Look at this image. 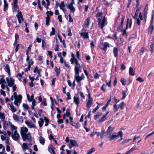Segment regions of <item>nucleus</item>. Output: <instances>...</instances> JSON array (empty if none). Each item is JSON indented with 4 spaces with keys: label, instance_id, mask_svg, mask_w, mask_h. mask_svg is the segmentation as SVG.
I'll list each match as a JSON object with an SVG mask.
<instances>
[{
    "label": "nucleus",
    "instance_id": "obj_1",
    "mask_svg": "<svg viewBox=\"0 0 154 154\" xmlns=\"http://www.w3.org/2000/svg\"><path fill=\"white\" fill-rule=\"evenodd\" d=\"M72 64L74 63L75 64V79L76 80L77 82L81 85L80 82L85 79V77L84 75L82 74L81 75H79V72H81V66L78 63V61L75 58H71L70 60Z\"/></svg>",
    "mask_w": 154,
    "mask_h": 154
},
{
    "label": "nucleus",
    "instance_id": "obj_2",
    "mask_svg": "<svg viewBox=\"0 0 154 154\" xmlns=\"http://www.w3.org/2000/svg\"><path fill=\"white\" fill-rule=\"evenodd\" d=\"M102 13L98 12L96 15V17L98 18V24L100 26L101 28L103 29V27L106 24V20L104 17L102 20L99 17L102 15Z\"/></svg>",
    "mask_w": 154,
    "mask_h": 154
},
{
    "label": "nucleus",
    "instance_id": "obj_3",
    "mask_svg": "<svg viewBox=\"0 0 154 154\" xmlns=\"http://www.w3.org/2000/svg\"><path fill=\"white\" fill-rule=\"evenodd\" d=\"M32 144H29L28 146L27 143H24L22 145V150L24 154H32V150L30 148Z\"/></svg>",
    "mask_w": 154,
    "mask_h": 154
},
{
    "label": "nucleus",
    "instance_id": "obj_4",
    "mask_svg": "<svg viewBox=\"0 0 154 154\" xmlns=\"http://www.w3.org/2000/svg\"><path fill=\"white\" fill-rule=\"evenodd\" d=\"M122 136L123 133L122 131H120L118 133H113L111 136L109 137V139L110 140H115L118 138L119 137H120V139L118 140L119 141H120L122 139Z\"/></svg>",
    "mask_w": 154,
    "mask_h": 154
},
{
    "label": "nucleus",
    "instance_id": "obj_5",
    "mask_svg": "<svg viewBox=\"0 0 154 154\" xmlns=\"http://www.w3.org/2000/svg\"><path fill=\"white\" fill-rule=\"evenodd\" d=\"M14 9L13 10V12L18 11V14H17L16 16L18 18L19 23H21V20L20 19H21L22 21H23V18L22 14V12L21 11H19V10H18V8L17 4H14Z\"/></svg>",
    "mask_w": 154,
    "mask_h": 154
},
{
    "label": "nucleus",
    "instance_id": "obj_6",
    "mask_svg": "<svg viewBox=\"0 0 154 154\" xmlns=\"http://www.w3.org/2000/svg\"><path fill=\"white\" fill-rule=\"evenodd\" d=\"M11 137L12 139L15 141L18 142L20 140V136L17 130L15 131L14 132H12Z\"/></svg>",
    "mask_w": 154,
    "mask_h": 154
},
{
    "label": "nucleus",
    "instance_id": "obj_7",
    "mask_svg": "<svg viewBox=\"0 0 154 154\" xmlns=\"http://www.w3.org/2000/svg\"><path fill=\"white\" fill-rule=\"evenodd\" d=\"M23 140V141H25L27 139L28 141L30 142L32 141V136L31 134L30 133L26 134L24 135H21Z\"/></svg>",
    "mask_w": 154,
    "mask_h": 154
},
{
    "label": "nucleus",
    "instance_id": "obj_8",
    "mask_svg": "<svg viewBox=\"0 0 154 154\" xmlns=\"http://www.w3.org/2000/svg\"><path fill=\"white\" fill-rule=\"evenodd\" d=\"M152 18L150 21V24L148 29V31L150 32V33H152V31L153 29V11L152 12Z\"/></svg>",
    "mask_w": 154,
    "mask_h": 154
},
{
    "label": "nucleus",
    "instance_id": "obj_9",
    "mask_svg": "<svg viewBox=\"0 0 154 154\" xmlns=\"http://www.w3.org/2000/svg\"><path fill=\"white\" fill-rule=\"evenodd\" d=\"M70 144H69V147L70 149H71L72 146H78V145L76 142L74 140H70Z\"/></svg>",
    "mask_w": 154,
    "mask_h": 154
},
{
    "label": "nucleus",
    "instance_id": "obj_10",
    "mask_svg": "<svg viewBox=\"0 0 154 154\" xmlns=\"http://www.w3.org/2000/svg\"><path fill=\"white\" fill-rule=\"evenodd\" d=\"M28 128L26 127H21L20 131V134L21 135L26 134L28 131Z\"/></svg>",
    "mask_w": 154,
    "mask_h": 154
},
{
    "label": "nucleus",
    "instance_id": "obj_11",
    "mask_svg": "<svg viewBox=\"0 0 154 154\" xmlns=\"http://www.w3.org/2000/svg\"><path fill=\"white\" fill-rule=\"evenodd\" d=\"M132 21V19H131L130 20H129V18L127 19L126 29L128 28V25L129 28H130L131 27Z\"/></svg>",
    "mask_w": 154,
    "mask_h": 154
},
{
    "label": "nucleus",
    "instance_id": "obj_12",
    "mask_svg": "<svg viewBox=\"0 0 154 154\" xmlns=\"http://www.w3.org/2000/svg\"><path fill=\"white\" fill-rule=\"evenodd\" d=\"M67 8L71 10V12H74L75 11V9L73 6V3H70L67 6Z\"/></svg>",
    "mask_w": 154,
    "mask_h": 154
},
{
    "label": "nucleus",
    "instance_id": "obj_13",
    "mask_svg": "<svg viewBox=\"0 0 154 154\" xmlns=\"http://www.w3.org/2000/svg\"><path fill=\"white\" fill-rule=\"evenodd\" d=\"M122 18L121 20V22H120V24L118 27V29L120 30H122V29L123 26V23H124V20L125 18V17L123 15H122Z\"/></svg>",
    "mask_w": 154,
    "mask_h": 154
},
{
    "label": "nucleus",
    "instance_id": "obj_14",
    "mask_svg": "<svg viewBox=\"0 0 154 154\" xmlns=\"http://www.w3.org/2000/svg\"><path fill=\"white\" fill-rule=\"evenodd\" d=\"M8 85L10 87H12L14 84V80L12 78H10V81L8 83Z\"/></svg>",
    "mask_w": 154,
    "mask_h": 154
},
{
    "label": "nucleus",
    "instance_id": "obj_15",
    "mask_svg": "<svg viewBox=\"0 0 154 154\" xmlns=\"http://www.w3.org/2000/svg\"><path fill=\"white\" fill-rule=\"evenodd\" d=\"M25 123L27 125L28 127L30 128H35V125L33 124L32 122H29L27 121H26Z\"/></svg>",
    "mask_w": 154,
    "mask_h": 154
},
{
    "label": "nucleus",
    "instance_id": "obj_16",
    "mask_svg": "<svg viewBox=\"0 0 154 154\" xmlns=\"http://www.w3.org/2000/svg\"><path fill=\"white\" fill-rule=\"evenodd\" d=\"M54 147L52 145H50L48 146V150L51 154H56L53 149Z\"/></svg>",
    "mask_w": 154,
    "mask_h": 154
},
{
    "label": "nucleus",
    "instance_id": "obj_17",
    "mask_svg": "<svg viewBox=\"0 0 154 154\" xmlns=\"http://www.w3.org/2000/svg\"><path fill=\"white\" fill-rule=\"evenodd\" d=\"M10 67L8 64H7L4 67V69L9 75H11L10 70Z\"/></svg>",
    "mask_w": 154,
    "mask_h": 154
},
{
    "label": "nucleus",
    "instance_id": "obj_18",
    "mask_svg": "<svg viewBox=\"0 0 154 154\" xmlns=\"http://www.w3.org/2000/svg\"><path fill=\"white\" fill-rule=\"evenodd\" d=\"M27 97L28 101L30 102H33L34 100H35L34 99V95L33 94H32V95L30 97V96L29 94H27Z\"/></svg>",
    "mask_w": 154,
    "mask_h": 154
},
{
    "label": "nucleus",
    "instance_id": "obj_19",
    "mask_svg": "<svg viewBox=\"0 0 154 154\" xmlns=\"http://www.w3.org/2000/svg\"><path fill=\"white\" fill-rule=\"evenodd\" d=\"M114 129V127H112L111 126H109L106 131V133L109 135H110L113 131Z\"/></svg>",
    "mask_w": 154,
    "mask_h": 154
},
{
    "label": "nucleus",
    "instance_id": "obj_20",
    "mask_svg": "<svg viewBox=\"0 0 154 154\" xmlns=\"http://www.w3.org/2000/svg\"><path fill=\"white\" fill-rule=\"evenodd\" d=\"M74 102L78 106L80 103L79 98V97L74 96L73 97Z\"/></svg>",
    "mask_w": 154,
    "mask_h": 154
},
{
    "label": "nucleus",
    "instance_id": "obj_21",
    "mask_svg": "<svg viewBox=\"0 0 154 154\" xmlns=\"http://www.w3.org/2000/svg\"><path fill=\"white\" fill-rule=\"evenodd\" d=\"M65 7V5L63 1L62 2L61 4H60V8L64 12L66 11V9L64 8Z\"/></svg>",
    "mask_w": 154,
    "mask_h": 154
},
{
    "label": "nucleus",
    "instance_id": "obj_22",
    "mask_svg": "<svg viewBox=\"0 0 154 154\" xmlns=\"http://www.w3.org/2000/svg\"><path fill=\"white\" fill-rule=\"evenodd\" d=\"M93 99L88 100V101L86 103V105L87 109L90 108L92 104Z\"/></svg>",
    "mask_w": 154,
    "mask_h": 154
},
{
    "label": "nucleus",
    "instance_id": "obj_23",
    "mask_svg": "<svg viewBox=\"0 0 154 154\" xmlns=\"http://www.w3.org/2000/svg\"><path fill=\"white\" fill-rule=\"evenodd\" d=\"M108 112H107L105 115H104L101 118V119L98 121L99 122H102L105 120L106 119V116L108 114Z\"/></svg>",
    "mask_w": 154,
    "mask_h": 154
},
{
    "label": "nucleus",
    "instance_id": "obj_24",
    "mask_svg": "<svg viewBox=\"0 0 154 154\" xmlns=\"http://www.w3.org/2000/svg\"><path fill=\"white\" fill-rule=\"evenodd\" d=\"M8 104L10 106L11 109L13 113L16 111L17 109L14 106L12 103H9Z\"/></svg>",
    "mask_w": 154,
    "mask_h": 154
},
{
    "label": "nucleus",
    "instance_id": "obj_25",
    "mask_svg": "<svg viewBox=\"0 0 154 154\" xmlns=\"http://www.w3.org/2000/svg\"><path fill=\"white\" fill-rule=\"evenodd\" d=\"M22 97L21 95H19L17 97H16L15 98V101L17 102H18L19 103H21V100L22 99Z\"/></svg>",
    "mask_w": 154,
    "mask_h": 154
},
{
    "label": "nucleus",
    "instance_id": "obj_26",
    "mask_svg": "<svg viewBox=\"0 0 154 154\" xmlns=\"http://www.w3.org/2000/svg\"><path fill=\"white\" fill-rule=\"evenodd\" d=\"M138 149L136 148L135 147H133L131 148V149L128 151L127 152H126L127 154H131L133 151H134V150Z\"/></svg>",
    "mask_w": 154,
    "mask_h": 154
},
{
    "label": "nucleus",
    "instance_id": "obj_27",
    "mask_svg": "<svg viewBox=\"0 0 154 154\" xmlns=\"http://www.w3.org/2000/svg\"><path fill=\"white\" fill-rule=\"evenodd\" d=\"M129 74L130 75L133 76L134 75V72L133 71V69L132 67H130L129 70Z\"/></svg>",
    "mask_w": 154,
    "mask_h": 154
},
{
    "label": "nucleus",
    "instance_id": "obj_28",
    "mask_svg": "<svg viewBox=\"0 0 154 154\" xmlns=\"http://www.w3.org/2000/svg\"><path fill=\"white\" fill-rule=\"evenodd\" d=\"M81 36L84 37L85 38H88V32H82L80 34Z\"/></svg>",
    "mask_w": 154,
    "mask_h": 154
},
{
    "label": "nucleus",
    "instance_id": "obj_29",
    "mask_svg": "<svg viewBox=\"0 0 154 154\" xmlns=\"http://www.w3.org/2000/svg\"><path fill=\"white\" fill-rule=\"evenodd\" d=\"M39 142L40 143L44 145L45 143V139L42 136H40L39 138Z\"/></svg>",
    "mask_w": 154,
    "mask_h": 154
},
{
    "label": "nucleus",
    "instance_id": "obj_30",
    "mask_svg": "<svg viewBox=\"0 0 154 154\" xmlns=\"http://www.w3.org/2000/svg\"><path fill=\"white\" fill-rule=\"evenodd\" d=\"M90 19L89 17L87 18L85 22V25L87 27H88L90 25Z\"/></svg>",
    "mask_w": 154,
    "mask_h": 154
},
{
    "label": "nucleus",
    "instance_id": "obj_31",
    "mask_svg": "<svg viewBox=\"0 0 154 154\" xmlns=\"http://www.w3.org/2000/svg\"><path fill=\"white\" fill-rule=\"evenodd\" d=\"M9 124L10 125L11 129L13 131L14 130H15V131L17 130V127L15 126H14L11 123V122H9Z\"/></svg>",
    "mask_w": 154,
    "mask_h": 154
},
{
    "label": "nucleus",
    "instance_id": "obj_32",
    "mask_svg": "<svg viewBox=\"0 0 154 154\" xmlns=\"http://www.w3.org/2000/svg\"><path fill=\"white\" fill-rule=\"evenodd\" d=\"M4 11H5L6 10V8H8V4L5 0H4Z\"/></svg>",
    "mask_w": 154,
    "mask_h": 154
},
{
    "label": "nucleus",
    "instance_id": "obj_33",
    "mask_svg": "<svg viewBox=\"0 0 154 154\" xmlns=\"http://www.w3.org/2000/svg\"><path fill=\"white\" fill-rule=\"evenodd\" d=\"M95 151V149L94 147L91 148V149L87 152L86 154H91Z\"/></svg>",
    "mask_w": 154,
    "mask_h": 154
},
{
    "label": "nucleus",
    "instance_id": "obj_34",
    "mask_svg": "<svg viewBox=\"0 0 154 154\" xmlns=\"http://www.w3.org/2000/svg\"><path fill=\"white\" fill-rule=\"evenodd\" d=\"M104 48H106L107 47L110 48L112 47V46L110 45L108 43L106 42H105L104 44Z\"/></svg>",
    "mask_w": 154,
    "mask_h": 154
},
{
    "label": "nucleus",
    "instance_id": "obj_35",
    "mask_svg": "<svg viewBox=\"0 0 154 154\" xmlns=\"http://www.w3.org/2000/svg\"><path fill=\"white\" fill-rule=\"evenodd\" d=\"M106 86L104 84H103L102 87L101 88V89L104 92L106 91Z\"/></svg>",
    "mask_w": 154,
    "mask_h": 154
},
{
    "label": "nucleus",
    "instance_id": "obj_36",
    "mask_svg": "<svg viewBox=\"0 0 154 154\" xmlns=\"http://www.w3.org/2000/svg\"><path fill=\"white\" fill-rule=\"evenodd\" d=\"M44 119L46 123L45 126H48V124L49 120L47 118L45 117H44Z\"/></svg>",
    "mask_w": 154,
    "mask_h": 154
},
{
    "label": "nucleus",
    "instance_id": "obj_37",
    "mask_svg": "<svg viewBox=\"0 0 154 154\" xmlns=\"http://www.w3.org/2000/svg\"><path fill=\"white\" fill-rule=\"evenodd\" d=\"M125 105V103L123 102H122V103L119 104V107L121 109H123Z\"/></svg>",
    "mask_w": 154,
    "mask_h": 154
},
{
    "label": "nucleus",
    "instance_id": "obj_38",
    "mask_svg": "<svg viewBox=\"0 0 154 154\" xmlns=\"http://www.w3.org/2000/svg\"><path fill=\"white\" fill-rule=\"evenodd\" d=\"M40 121L38 122L39 126L41 127L42 126L43 123L44 122V120L42 118H40Z\"/></svg>",
    "mask_w": 154,
    "mask_h": 154
},
{
    "label": "nucleus",
    "instance_id": "obj_39",
    "mask_svg": "<svg viewBox=\"0 0 154 154\" xmlns=\"http://www.w3.org/2000/svg\"><path fill=\"white\" fill-rule=\"evenodd\" d=\"M15 43L14 44V45H15V44L17 43V39L19 38V35L17 33H16L15 34Z\"/></svg>",
    "mask_w": 154,
    "mask_h": 154
},
{
    "label": "nucleus",
    "instance_id": "obj_40",
    "mask_svg": "<svg viewBox=\"0 0 154 154\" xmlns=\"http://www.w3.org/2000/svg\"><path fill=\"white\" fill-rule=\"evenodd\" d=\"M100 137L101 138H103V137L106 135L105 132L103 130H102V131L101 133H100Z\"/></svg>",
    "mask_w": 154,
    "mask_h": 154
},
{
    "label": "nucleus",
    "instance_id": "obj_41",
    "mask_svg": "<svg viewBox=\"0 0 154 154\" xmlns=\"http://www.w3.org/2000/svg\"><path fill=\"white\" fill-rule=\"evenodd\" d=\"M118 49H114L113 52L114 56L116 57H117L118 56Z\"/></svg>",
    "mask_w": 154,
    "mask_h": 154
},
{
    "label": "nucleus",
    "instance_id": "obj_42",
    "mask_svg": "<svg viewBox=\"0 0 154 154\" xmlns=\"http://www.w3.org/2000/svg\"><path fill=\"white\" fill-rule=\"evenodd\" d=\"M46 24L47 26H48L49 24L50 17L48 15L46 17Z\"/></svg>",
    "mask_w": 154,
    "mask_h": 154
},
{
    "label": "nucleus",
    "instance_id": "obj_43",
    "mask_svg": "<svg viewBox=\"0 0 154 154\" xmlns=\"http://www.w3.org/2000/svg\"><path fill=\"white\" fill-rule=\"evenodd\" d=\"M23 106L25 109L28 110L29 109V107L27 104L23 103Z\"/></svg>",
    "mask_w": 154,
    "mask_h": 154
},
{
    "label": "nucleus",
    "instance_id": "obj_44",
    "mask_svg": "<svg viewBox=\"0 0 154 154\" xmlns=\"http://www.w3.org/2000/svg\"><path fill=\"white\" fill-rule=\"evenodd\" d=\"M128 92V90H126L123 92V97H122V99H124L126 96V93Z\"/></svg>",
    "mask_w": 154,
    "mask_h": 154
},
{
    "label": "nucleus",
    "instance_id": "obj_45",
    "mask_svg": "<svg viewBox=\"0 0 154 154\" xmlns=\"http://www.w3.org/2000/svg\"><path fill=\"white\" fill-rule=\"evenodd\" d=\"M13 118L14 120L18 121L19 119V117L16 114H14L13 115Z\"/></svg>",
    "mask_w": 154,
    "mask_h": 154
},
{
    "label": "nucleus",
    "instance_id": "obj_46",
    "mask_svg": "<svg viewBox=\"0 0 154 154\" xmlns=\"http://www.w3.org/2000/svg\"><path fill=\"white\" fill-rule=\"evenodd\" d=\"M51 29L52 31L50 33V35L51 36L54 35L55 32V29L54 28V27H52Z\"/></svg>",
    "mask_w": 154,
    "mask_h": 154
},
{
    "label": "nucleus",
    "instance_id": "obj_47",
    "mask_svg": "<svg viewBox=\"0 0 154 154\" xmlns=\"http://www.w3.org/2000/svg\"><path fill=\"white\" fill-rule=\"evenodd\" d=\"M5 118V116L4 113H2L1 112H0V118L2 119H4Z\"/></svg>",
    "mask_w": 154,
    "mask_h": 154
},
{
    "label": "nucleus",
    "instance_id": "obj_48",
    "mask_svg": "<svg viewBox=\"0 0 154 154\" xmlns=\"http://www.w3.org/2000/svg\"><path fill=\"white\" fill-rule=\"evenodd\" d=\"M119 108L116 104H115L113 106V109L115 112H116L118 110Z\"/></svg>",
    "mask_w": 154,
    "mask_h": 154
},
{
    "label": "nucleus",
    "instance_id": "obj_49",
    "mask_svg": "<svg viewBox=\"0 0 154 154\" xmlns=\"http://www.w3.org/2000/svg\"><path fill=\"white\" fill-rule=\"evenodd\" d=\"M137 80L141 82H143L144 81V80L143 79L140 77H139L137 78Z\"/></svg>",
    "mask_w": 154,
    "mask_h": 154
},
{
    "label": "nucleus",
    "instance_id": "obj_50",
    "mask_svg": "<svg viewBox=\"0 0 154 154\" xmlns=\"http://www.w3.org/2000/svg\"><path fill=\"white\" fill-rule=\"evenodd\" d=\"M36 101L35 100H34L33 102H32V106L31 107V109H33L34 108V106L35 105V103Z\"/></svg>",
    "mask_w": 154,
    "mask_h": 154
},
{
    "label": "nucleus",
    "instance_id": "obj_51",
    "mask_svg": "<svg viewBox=\"0 0 154 154\" xmlns=\"http://www.w3.org/2000/svg\"><path fill=\"white\" fill-rule=\"evenodd\" d=\"M42 104L44 106H46L47 105L46 100L45 98L43 99V101L42 102Z\"/></svg>",
    "mask_w": 154,
    "mask_h": 154
},
{
    "label": "nucleus",
    "instance_id": "obj_52",
    "mask_svg": "<svg viewBox=\"0 0 154 154\" xmlns=\"http://www.w3.org/2000/svg\"><path fill=\"white\" fill-rule=\"evenodd\" d=\"M5 80L3 78H1L0 79V84H3V83H5Z\"/></svg>",
    "mask_w": 154,
    "mask_h": 154
},
{
    "label": "nucleus",
    "instance_id": "obj_53",
    "mask_svg": "<svg viewBox=\"0 0 154 154\" xmlns=\"http://www.w3.org/2000/svg\"><path fill=\"white\" fill-rule=\"evenodd\" d=\"M33 63V61L32 59H30L28 63V65H30V66H31V65H32Z\"/></svg>",
    "mask_w": 154,
    "mask_h": 154
},
{
    "label": "nucleus",
    "instance_id": "obj_54",
    "mask_svg": "<svg viewBox=\"0 0 154 154\" xmlns=\"http://www.w3.org/2000/svg\"><path fill=\"white\" fill-rule=\"evenodd\" d=\"M121 82L122 84L123 85H125V83L126 82L125 80L124 79H121Z\"/></svg>",
    "mask_w": 154,
    "mask_h": 154
},
{
    "label": "nucleus",
    "instance_id": "obj_55",
    "mask_svg": "<svg viewBox=\"0 0 154 154\" xmlns=\"http://www.w3.org/2000/svg\"><path fill=\"white\" fill-rule=\"evenodd\" d=\"M67 96L68 97L67 99L68 100H70L71 99V95L70 93L68 92L66 94Z\"/></svg>",
    "mask_w": 154,
    "mask_h": 154
},
{
    "label": "nucleus",
    "instance_id": "obj_56",
    "mask_svg": "<svg viewBox=\"0 0 154 154\" xmlns=\"http://www.w3.org/2000/svg\"><path fill=\"white\" fill-rule=\"evenodd\" d=\"M0 92L1 94L3 95L5 97L6 95V94L5 93V91H4L2 90L1 89L0 90Z\"/></svg>",
    "mask_w": 154,
    "mask_h": 154
},
{
    "label": "nucleus",
    "instance_id": "obj_57",
    "mask_svg": "<svg viewBox=\"0 0 154 154\" xmlns=\"http://www.w3.org/2000/svg\"><path fill=\"white\" fill-rule=\"evenodd\" d=\"M58 18L59 19V21L61 22H62V15H59L58 16Z\"/></svg>",
    "mask_w": 154,
    "mask_h": 154
},
{
    "label": "nucleus",
    "instance_id": "obj_58",
    "mask_svg": "<svg viewBox=\"0 0 154 154\" xmlns=\"http://www.w3.org/2000/svg\"><path fill=\"white\" fill-rule=\"evenodd\" d=\"M122 32L123 35H127L126 29H122Z\"/></svg>",
    "mask_w": 154,
    "mask_h": 154
},
{
    "label": "nucleus",
    "instance_id": "obj_59",
    "mask_svg": "<svg viewBox=\"0 0 154 154\" xmlns=\"http://www.w3.org/2000/svg\"><path fill=\"white\" fill-rule=\"evenodd\" d=\"M99 76V75L97 73H96L94 75V77L95 79H98Z\"/></svg>",
    "mask_w": 154,
    "mask_h": 154
},
{
    "label": "nucleus",
    "instance_id": "obj_60",
    "mask_svg": "<svg viewBox=\"0 0 154 154\" xmlns=\"http://www.w3.org/2000/svg\"><path fill=\"white\" fill-rule=\"evenodd\" d=\"M99 107L98 106H97L95 108H94L92 111V112L93 113H94L95 112L97 109H99Z\"/></svg>",
    "mask_w": 154,
    "mask_h": 154
},
{
    "label": "nucleus",
    "instance_id": "obj_61",
    "mask_svg": "<svg viewBox=\"0 0 154 154\" xmlns=\"http://www.w3.org/2000/svg\"><path fill=\"white\" fill-rule=\"evenodd\" d=\"M144 18L145 20H146V19L147 17V11H144Z\"/></svg>",
    "mask_w": 154,
    "mask_h": 154
},
{
    "label": "nucleus",
    "instance_id": "obj_62",
    "mask_svg": "<svg viewBox=\"0 0 154 154\" xmlns=\"http://www.w3.org/2000/svg\"><path fill=\"white\" fill-rule=\"evenodd\" d=\"M65 65L66 67L68 68H69L70 67V66L69 65V63L68 62H66V61H65Z\"/></svg>",
    "mask_w": 154,
    "mask_h": 154
},
{
    "label": "nucleus",
    "instance_id": "obj_63",
    "mask_svg": "<svg viewBox=\"0 0 154 154\" xmlns=\"http://www.w3.org/2000/svg\"><path fill=\"white\" fill-rule=\"evenodd\" d=\"M74 126H75V128L77 129L79 128L80 127V124L78 122H77L76 123V125H74Z\"/></svg>",
    "mask_w": 154,
    "mask_h": 154
},
{
    "label": "nucleus",
    "instance_id": "obj_64",
    "mask_svg": "<svg viewBox=\"0 0 154 154\" xmlns=\"http://www.w3.org/2000/svg\"><path fill=\"white\" fill-rule=\"evenodd\" d=\"M46 14L48 15L49 14H50L52 16L53 14V12L51 11H47L46 12Z\"/></svg>",
    "mask_w": 154,
    "mask_h": 154
}]
</instances>
